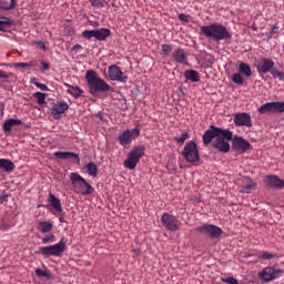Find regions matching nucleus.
Returning <instances> with one entry per match:
<instances>
[{"label": "nucleus", "instance_id": "nucleus-1", "mask_svg": "<svg viewBox=\"0 0 284 284\" xmlns=\"http://www.w3.org/2000/svg\"><path fill=\"white\" fill-rule=\"evenodd\" d=\"M202 140L204 145L212 143V148L227 154L230 152V141H232V131L211 125L202 135Z\"/></svg>", "mask_w": 284, "mask_h": 284}, {"label": "nucleus", "instance_id": "nucleus-2", "mask_svg": "<svg viewBox=\"0 0 284 284\" xmlns=\"http://www.w3.org/2000/svg\"><path fill=\"white\" fill-rule=\"evenodd\" d=\"M200 34L211 41H227L232 39V33L222 23H211L200 27Z\"/></svg>", "mask_w": 284, "mask_h": 284}, {"label": "nucleus", "instance_id": "nucleus-3", "mask_svg": "<svg viewBox=\"0 0 284 284\" xmlns=\"http://www.w3.org/2000/svg\"><path fill=\"white\" fill-rule=\"evenodd\" d=\"M85 80L89 87V92L93 97H97L101 92H110L112 90V87L101 79L94 70L87 71Z\"/></svg>", "mask_w": 284, "mask_h": 284}, {"label": "nucleus", "instance_id": "nucleus-4", "mask_svg": "<svg viewBox=\"0 0 284 284\" xmlns=\"http://www.w3.org/2000/svg\"><path fill=\"white\" fill-rule=\"evenodd\" d=\"M70 182L75 194L88 196L94 192V187H92V185L77 172L70 174Z\"/></svg>", "mask_w": 284, "mask_h": 284}, {"label": "nucleus", "instance_id": "nucleus-5", "mask_svg": "<svg viewBox=\"0 0 284 284\" xmlns=\"http://www.w3.org/2000/svg\"><path fill=\"white\" fill-rule=\"evenodd\" d=\"M68 245V237L63 236L59 241V243L50 245V246H40L39 254H42L45 258H50V256H63V252H65V246Z\"/></svg>", "mask_w": 284, "mask_h": 284}, {"label": "nucleus", "instance_id": "nucleus-6", "mask_svg": "<svg viewBox=\"0 0 284 284\" xmlns=\"http://www.w3.org/2000/svg\"><path fill=\"white\" fill-rule=\"evenodd\" d=\"M144 155H145V146L144 145L135 146L129 153L126 160L124 161V168H126V170H134L139 164V161H141V159H143Z\"/></svg>", "mask_w": 284, "mask_h": 284}, {"label": "nucleus", "instance_id": "nucleus-7", "mask_svg": "<svg viewBox=\"0 0 284 284\" xmlns=\"http://www.w3.org/2000/svg\"><path fill=\"white\" fill-rule=\"evenodd\" d=\"M139 136H141V128H139V125H136L133 129H126L124 130L119 136H118V141L120 143V145H122L123 148H125L126 145H130V143H132V141H134L135 139H139Z\"/></svg>", "mask_w": 284, "mask_h": 284}, {"label": "nucleus", "instance_id": "nucleus-8", "mask_svg": "<svg viewBox=\"0 0 284 284\" xmlns=\"http://www.w3.org/2000/svg\"><path fill=\"white\" fill-rule=\"evenodd\" d=\"M182 155L184 156L185 161H187V163H199V161H201L199 149L196 148V142L194 141L186 142L182 151Z\"/></svg>", "mask_w": 284, "mask_h": 284}, {"label": "nucleus", "instance_id": "nucleus-9", "mask_svg": "<svg viewBox=\"0 0 284 284\" xmlns=\"http://www.w3.org/2000/svg\"><path fill=\"white\" fill-rule=\"evenodd\" d=\"M161 223L169 232H179L183 223L180 222L179 217L170 214L163 213L161 216Z\"/></svg>", "mask_w": 284, "mask_h": 284}, {"label": "nucleus", "instance_id": "nucleus-10", "mask_svg": "<svg viewBox=\"0 0 284 284\" xmlns=\"http://www.w3.org/2000/svg\"><path fill=\"white\" fill-rule=\"evenodd\" d=\"M195 230L199 234H205V236H210V239H219L223 234V229L214 224H203Z\"/></svg>", "mask_w": 284, "mask_h": 284}, {"label": "nucleus", "instance_id": "nucleus-11", "mask_svg": "<svg viewBox=\"0 0 284 284\" xmlns=\"http://www.w3.org/2000/svg\"><path fill=\"white\" fill-rule=\"evenodd\" d=\"M280 276H283V270L278 266H267L260 273V277L266 283L280 278Z\"/></svg>", "mask_w": 284, "mask_h": 284}, {"label": "nucleus", "instance_id": "nucleus-12", "mask_svg": "<svg viewBox=\"0 0 284 284\" xmlns=\"http://www.w3.org/2000/svg\"><path fill=\"white\" fill-rule=\"evenodd\" d=\"M257 112L260 114L283 113L284 102H266L257 109Z\"/></svg>", "mask_w": 284, "mask_h": 284}, {"label": "nucleus", "instance_id": "nucleus-13", "mask_svg": "<svg viewBox=\"0 0 284 284\" xmlns=\"http://www.w3.org/2000/svg\"><path fill=\"white\" fill-rule=\"evenodd\" d=\"M110 81H120V83H128V75H123V71L116 64L109 67Z\"/></svg>", "mask_w": 284, "mask_h": 284}, {"label": "nucleus", "instance_id": "nucleus-14", "mask_svg": "<svg viewBox=\"0 0 284 284\" xmlns=\"http://www.w3.org/2000/svg\"><path fill=\"white\" fill-rule=\"evenodd\" d=\"M274 60L270 58H262L256 65V70L260 74H267V72L272 73L274 70Z\"/></svg>", "mask_w": 284, "mask_h": 284}, {"label": "nucleus", "instance_id": "nucleus-15", "mask_svg": "<svg viewBox=\"0 0 284 284\" xmlns=\"http://www.w3.org/2000/svg\"><path fill=\"white\" fill-rule=\"evenodd\" d=\"M234 123L236 128H252V115L245 112L236 113L234 115Z\"/></svg>", "mask_w": 284, "mask_h": 284}, {"label": "nucleus", "instance_id": "nucleus-16", "mask_svg": "<svg viewBox=\"0 0 284 284\" xmlns=\"http://www.w3.org/2000/svg\"><path fill=\"white\" fill-rule=\"evenodd\" d=\"M70 110V105L67 104V102L59 101L55 104H53L51 109V114L54 119L59 120L61 119L62 114H65Z\"/></svg>", "mask_w": 284, "mask_h": 284}, {"label": "nucleus", "instance_id": "nucleus-17", "mask_svg": "<svg viewBox=\"0 0 284 284\" xmlns=\"http://www.w3.org/2000/svg\"><path fill=\"white\" fill-rule=\"evenodd\" d=\"M264 183L267 187H275L276 190H283L284 181L278 175H266Z\"/></svg>", "mask_w": 284, "mask_h": 284}, {"label": "nucleus", "instance_id": "nucleus-18", "mask_svg": "<svg viewBox=\"0 0 284 284\" xmlns=\"http://www.w3.org/2000/svg\"><path fill=\"white\" fill-rule=\"evenodd\" d=\"M233 148L239 152H247L252 145L242 136H235L233 139Z\"/></svg>", "mask_w": 284, "mask_h": 284}, {"label": "nucleus", "instance_id": "nucleus-19", "mask_svg": "<svg viewBox=\"0 0 284 284\" xmlns=\"http://www.w3.org/2000/svg\"><path fill=\"white\" fill-rule=\"evenodd\" d=\"M54 156L57 159H61L62 161H77L79 163V161H81V159L79 158V154L74 153V152H70V151H57L54 152Z\"/></svg>", "mask_w": 284, "mask_h": 284}, {"label": "nucleus", "instance_id": "nucleus-20", "mask_svg": "<svg viewBox=\"0 0 284 284\" xmlns=\"http://www.w3.org/2000/svg\"><path fill=\"white\" fill-rule=\"evenodd\" d=\"M172 57L176 63H181L182 65H187V53L184 49H175L172 53Z\"/></svg>", "mask_w": 284, "mask_h": 284}, {"label": "nucleus", "instance_id": "nucleus-21", "mask_svg": "<svg viewBox=\"0 0 284 284\" xmlns=\"http://www.w3.org/2000/svg\"><path fill=\"white\" fill-rule=\"evenodd\" d=\"M17 125H23V121H21L19 119L11 118L3 122L2 130H3L4 134H8V133L12 132V128H14Z\"/></svg>", "mask_w": 284, "mask_h": 284}, {"label": "nucleus", "instance_id": "nucleus-22", "mask_svg": "<svg viewBox=\"0 0 284 284\" xmlns=\"http://www.w3.org/2000/svg\"><path fill=\"white\" fill-rule=\"evenodd\" d=\"M51 207L55 210V212H63V206H61V200L57 197L54 194L50 193L48 199Z\"/></svg>", "mask_w": 284, "mask_h": 284}, {"label": "nucleus", "instance_id": "nucleus-23", "mask_svg": "<svg viewBox=\"0 0 284 284\" xmlns=\"http://www.w3.org/2000/svg\"><path fill=\"white\" fill-rule=\"evenodd\" d=\"M68 94H71V97H74V99H79V97L83 95V90L79 87H74L69 83H64Z\"/></svg>", "mask_w": 284, "mask_h": 284}, {"label": "nucleus", "instance_id": "nucleus-24", "mask_svg": "<svg viewBox=\"0 0 284 284\" xmlns=\"http://www.w3.org/2000/svg\"><path fill=\"white\" fill-rule=\"evenodd\" d=\"M184 77L186 81H192V83H199V81H201V75H199V71L196 70L185 71Z\"/></svg>", "mask_w": 284, "mask_h": 284}, {"label": "nucleus", "instance_id": "nucleus-25", "mask_svg": "<svg viewBox=\"0 0 284 284\" xmlns=\"http://www.w3.org/2000/svg\"><path fill=\"white\" fill-rule=\"evenodd\" d=\"M97 34H95V40L97 41H105L110 34H112V31L108 28H101V29H95Z\"/></svg>", "mask_w": 284, "mask_h": 284}, {"label": "nucleus", "instance_id": "nucleus-26", "mask_svg": "<svg viewBox=\"0 0 284 284\" xmlns=\"http://www.w3.org/2000/svg\"><path fill=\"white\" fill-rule=\"evenodd\" d=\"M0 170H4V172H13L14 164L11 160L8 159H0Z\"/></svg>", "mask_w": 284, "mask_h": 284}, {"label": "nucleus", "instance_id": "nucleus-27", "mask_svg": "<svg viewBox=\"0 0 284 284\" xmlns=\"http://www.w3.org/2000/svg\"><path fill=\"white\" fill-rule=\"evenodd\" d=\"M38 227L42 234H48L54 227V224L52 222L41 221L38 223Z\"/></svg>", "mask_w": 284, "mask_h": 284}, {"label": "nucleus", "instance_id": "nucleus-28", "mask_svg": "<svg viewBox=\"0 0 284 284\" xmlns=\"http://www.w3.org/2000/svg\"><path fill=\"white\" fill-rule=\"evenodd\" d=\"M17 0H0V10H14Z\"/></svg>", "mask_w": 284, "mask_h": 284}, {"label": "nucleus", "instance_id": "nucleus-29", "mask_svg": "<svg viewBox=\"0 0 284 284\" xmlns=\"http://www.w3.org/2000/svg\"><path fill=\"white\" fill-rule=\"evenodd\" d=\"M239 73L244 74V77H252V69L250 68V64L245 62L239 63Z\"/></svg>", "mask_w": 284, "mask_h": 284}, {"label": "nucleus", "instance_id": "nucleus-30", "mask_svg": "<svg viewBox=\"0 0 284 284\" xmlns=\"http://www.w3.org/2000/svg\"><path fill=\"white\" fill-rule=\"evenodd\" d=\"M87 172H88L89 176L97 178L99 174V168L97 166V164L94 162H90L87 165Z\"/></svg>", "mask_w": 284, "mask_h": 284}, {"label": "nucleus", "instance_id": "nucleus-31", "mask_svg": "<svg viewBox=\"0 0 284 284\" xmlns=\"http://www.w3.org/2000/svg\"><path fill=\"white\" fill-rule=\"evenodd\" d=\"M10 26H12V20L10 18H2V20H0V32H4L6 28H10Z\"/></svg>", "mask_w": 284, "mask_h": 284}, {"label": "nucleus", "instance_id": "nucleus-32", "mask_svg": "<svg viewBox=\"0 0 284 284\" xmlns=\"http://www.w3.org/2000/svg\"><path fill=\"white\" fill-rule=\"evenodd\" d=\"M34 99L38 101V105H45V93L36 92L33 93Z\"/></svg>", "mask_w": 284, "mask_h": 284}, {"label": "nucleus", "instance_id": "nucleus-33", "mask_svg": "<svg viewBox=\"0 0 284 284\" xmlns=\"http://www.w3.org/2000/svg\"><path fill=\"white\" fill-rule=\"evenodd\" d=\"M82 37L83 39H97V29L83 31Z\"/></svg>", "mask_w": 284, "mask_h": 284}, {"label": "nucleus", "instance_id": "nucleus-34", "mask_svg": "<svg viewBox=\"0 0 284 284\" xmlns=\"http://www.w3.org/2000/svg\"><path fill=\"white\" fill-rule=\"evenodd\" d=\"M273 79H278V81H283V71H280L278 68L274 67L271 71Z\"/></svg>", "mask_w": 284, "mask_h": 284}, {"label": "nucleus", "instance_id": "nucleus-35", "mask_svg": "<svg viewBox=\"0 0 284 284\" xmlns=\"http://www.w3.org/2000/svg\"><path fill=\"white\" fill-rule=\"evenodd\" d=\"M258 258L260 261H271V258H276V255L264 251L258 255Z\"/></svg>", "mask_w": 284, "mask_h": 284}, {"label": "nucleus", "instance_id": "nucleus-36", "mask_svg": "<svg viewBox=\"0 0 284 284\" xmlns=\"http://www.w3.org/2000/svg\"><path fill=\"white\" fill-rule=\"evenodd\" d=\"M242 73H234L231 78V80L233 81V83H236V85H243V77H241Z\"/></svg>", "mask_w": 284, "mask_h": 284}, {"label": "nucleus", "instance_id": "nucleus-37", "mask_svg": "<svg viewBox=\"0 0 284 284\" xmlns=\"http://www.w3.org/2000/svg\"><path fill=\"white\" fill-rule=\"evenodd\" d=\"M187 139H190V133L184 132L180 136H175L174 141H176V143H185V141H187Z\"/></svg>", "mask_w": 284, "mask_h": 284}, {"label": "nucleus", "instance_id": "nucleus-38", "mask_svg": "<svg viewBox=\"0 0 284 284\" xmlns=\"http://www.w3.org/2000/svg\"><path fill=\"white\" fill-rule=\"evenodd\" d=\"M36 274H37V276H42L48 280L52 278V274H50V272L43 271L41 268H37Z\"/></svg>", "mask_w": 284, "mask_h": 284}, {"label": "nucleus", "instance_id": "nucleus-39", "mask_svg": "<svg viewBox=\"0 0 284 284\" xmlns=\"http://www.w3.org/2000/svg\"><path fill=\"white\" fill-rule=\"evenodd\" d=\"M254 187H256V183L247 184L243 186L242 192L243 194H252V190H254Z\"/></svg>", "mask_w": 284, "mask_h": 284}, {"label": "nucleus", "instance_id": "nucleus-40", "mask_svg": "<svg viewBox=\"0 0 284 284\" xmlns=\"http://www.w3.org/2000/svg\"><path fill=\"white\" fill-rule=\"evenodd\" d=\"M32 83L33 85H36V88H39V90H42V92H50V89L48 88V85L37 81H33Z\"/></svg>", "mask_w": 284, "mask_h": 284}, {"label": "nucleus", "instance_id": "nucleus-41", "mask_svg": "<svg viewBox=\"0 0 284 284\" xmlns=\"http://www.w3.org/2000/svg\"><path fill=\"white\" fill-rule=\"evenodd\" d=\"M43 244L54 243V234L50 233L42 239Z\"/></svg>", "mask_w": 284, "mask_h": 284}, {"label": "nucleus", "instance_id": "nucleus-42", "mask_svg": "<svg viewBox=\"0 0 284 284\" xmlns=\"http://www.w3.org/2000/svg\"><path fill=\"white\" fill-rule=\"evenodd\" d=\"M162 52L165 57H168L170 54V52H172V45L170 44H162Z\"/></svg>", "mask_w": 284, "mask_h": 284}, {"label": "nucleus", "instance_id": "nucleus-43", "mask_svg": "<svg viewBox=\"0 0 284 284\" xmlns=\"http://www.w3.org/2000/svg\"><path fill=\"white\" fill-rule=\"evenodd\" d=\"M92 8H103L105 4H103V1L101 0H89Z\"/></svg>", "mask_w": 284, "mask_h": 284}, {"label": "nucleus", "instance_id": "nucleus-44", "mask_svg": "<svg viewBox=\"0 0 284 284\" xmlns=\"http://www.w3.org/2000/svg\"><path fill=\"white\" fill-rule=\"evenodd\" d=\"M41 65H42V68H40L41 72H45L47 70H50V63L42 61Z\"/></svg>", "mask_w": 284, "mask_h": 284}, {"label": "nucleus", "instance_id": "nucleus-45", "mask_svg": "<svg viewBox=\"0 0 284 284\" xmlns=\"http://www.w3.org/2000/svg\"><path fill=\"white\" fill-rule=\"evenodd\" d=\"M60 223H65V213L64 212H58L57 214Z\"/></svg>", "mask_w": 284, "mask_h": 284}, {"label": "nucleus", "instance_id": "nucleus-46", "mask_svg": "<svg viewBox=\"0 0 284 284\" xmlns=\"http://www.w3.org/2000/svg\"><path fill=\"white\" fill-rule=\"evenodd\" d=\"M14 68H29V62H18Z\"/></svg>", "mask_w": 284, "mask_h": 284}, {"label": "nucleus", "instance_id": "nucleus-47", "mask_svg": "<svg viewBox=\"0 0 284 284\" xmlns=\"http://www.w3.org/2000/svg\"><path fill=\"white\" fill-rule=\"evenodd\" d=\"M0 79H10V73L0 70Z\"/></svg>", "mask_w": 284, "mask_h": 284}, {"label": "nucleus", "instance_id": "nucleus-48", "mask_svg": "<svg viewBox=\"0 0 284 284\" xmlns=\"http://www.w3.org/2000/svg\"><path fill=\"white\" fill-rule=\"evenodd\" d=\"M29 63V68H37L39 65V62L37 60H31Z\"/></svg>", "mask_w": 284, "mask_h": 284}, {"label": "nucleus", "instance_id": "nucleus-49", "mask_svg": "<svg viewBox=\"0 0 284 284\" xmlns=\"http://www.w3.org/2000/svg\"><path fill=\"white\" fill-rule=\"evenodd\" d=\"M83 47L81 44H75L72 47L73 52H79V50H82Z\"/></svg>", "mask_w": 284, "mask_h": 284}, {"label": "nucleus", "instance_id": "nucleus-50", "mask_svg": "<svg viewBox=\"0 0 284 284\" xmlns=\"http://www.w3.org/2000/svg\"><path fill=\"white\" fill-rule=\"evenodd\" d=\"M179 19H180V21H187V14H185V13H180V14H179Z\"/></svg>", "mask_w": 284, "mask_h": 284}, {"label": "nucleus", "instance_id": "nucleus-51", "mask_svg": "<svg viewBox=\"0 0 284 284\" xmlns=\"http://www.w3.org/2000/svg\"><path fill=\"white\" fill-rule=\"evenodd\" d=\"M133 254H135L136 256H139V255L141 254V250L134 248V250H133Z\"/></svg>", "mask_w": 284, "mask_h": 284}, {"label": "nucleus", "instance_id": "nucleus-52", "mask_svg": "<svg viewBox=\"0 0 284 284\" xmlns=\"http://www.w3.org/2000/svg\"><path fill=\"white\" fill-rule=\"evenodd\" d=\"M6 199H8V195H4V196L2 197V200L0 201V203H3V201H6Z\"/></svg>", "mask_w": 284, "mask_h": 284}, {"label": "nucleus", "instance_id": "nucleus-53", "mask_svg": "<svg viewBox=\"0 0 284 284\" xmlns=\"http://www.w3.org/2000/svg\"><path fill=\"white\" fill-rule=\"evenodd\" d=\"M40 45H42V48H45V44L43 42H40Z\"/></svg>", "mask_w": 284, "mask_h": 284}, {"label": "nucleus", "instance_id": "nucleus-54", "mask_svg": "<svg viewBox=\"0 0 284 284\" xmlns=\"http://www.w3.org/2000/svg\"><path fill=\"white\" fill-rule=\"evenodd\" d=\"M283 81H284V72H283Z\"/></svg>", "mask_w": 284, "mask_h": 284}]
</instances>
